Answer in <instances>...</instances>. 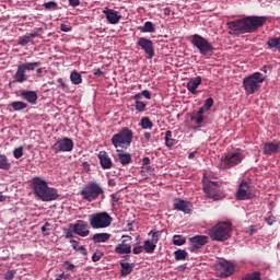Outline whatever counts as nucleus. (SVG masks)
<instances>
[{"instance_id": "8", "label": "nucleus", "mask_w": 280, "mask_h": 280, "mask_svg": "<svg viewBox=\"0 0 280 280\" xmlns=\"http://www.w3.org/2000/svg\"><path fill=\"white\" fill-rule=\"evenodd\" d=\"M36 67H40V61L35 62H25L18 66V70L13 77L14 82L19 84H23V82H27L26 71H34Z\"/></svg>"}, {"instance_id": "46", "label": "nucleus", "mask_w": 280, "mask_h": 280, "mask_svg": "<svg viewBox=\"0 0 280 280\" xmlns=\"http://www.w3.org/2000/svg\"><path fill=\"white\" fill-rule=\"evenodd\" d=\"M102 257H104V253H102V252H95V253L92 255V261L97 262V261H100V259H102Z\"/></svg>"}, {"instance_id": "21", "label": "nucleus", "mask_w": 280, "mask_h": 280, "mask_svg": "<svg viewBox=\"0 0 280 280\" xmlns=\"http://www.w3.org/2000/svg\"><path fill=\"white\" fill-rule=\"evenodd\" d=\"M103 14H105L108 23L110 25H117L119 21H121V15L119 14V11H115L113 9H107L103 11Z\"/></svg>"}, {"instance_id": "22", "label": "nucleus", "mask_w": 280, "mask_h": 280, "mask_svg": "<svg viewBox=\"0 0 280 280\" xmlns=\"http://www.w3.org/2000/svg\"><path fill=\"white\" fill-rule=\"evenodd\" d=\"M279 149L280 144L275 142H266L261 147L262 153L267 156H271V154H277V152H279Z\"/></svg>"}, {"instance_id": "52", "label": "nucleus", "mask_w": 280, "mask_h": 280, "mask_svg": "<svg viewBox=\"0 0 280 280\" xmlns=\"http://www.w3.org/2000/svg\"><path fill=\"white\" fill-rule=\"evenodd\" d=\"M68 1L71 8H78V5H80V0H68Z\"/></svg>"}, {"instance_id": "62", "label": "nucleus", "mask_w": 280, "mask_h": 280, "mask_svg": "<svg viewBox=\"0 0 280 280\" xmlns=\"http://www.w3.org/2000/svg\"><path fill=\"white\" fill-rule=\"evenodd\" d=\"M142 163L143 165H150V158H143Z\"/></svg>"}, {"instance_id": "24", "label": "nucleus", "mask_w": 280, "mask_h": 280, "mask_svg": "<svg viewBox=\"0 0 280 280\" xmlns=\"http://www.w3.org/2000/svg\"><path fill=\"white\" fill-rule=\"evenodd\" d=\"M174 209H176V211H183V213H191V208H189V202L183 199H175Z\"/></svg>"}, {"instance_id": "28", "label": "nucleus", "mask_w": 280, "mask_h": 280, "mask_svg": "<svg viewBox=\"0 0 280 280\" xmlns=\"http://www.w3.org/2000/svg\"><path fill=\"white\" fill-rule=\"evenodd\" d=\"M38 36V33H28L24 36L19 37L18 45H21L22 47H25L28 43H32L33 38H36Z\"/></svg>"}, {"instance_id": "5", "label": "nucleus", "mask_w": 280, "mask_h": 280, "mask_svg": "<svg viewBox=\"0 0 280 280\" xmlns=\"http://www.w3.org/2000/svg\"><path fill=\"white\" fill-rule=\"evenodd\" d=\"M80 196L83 200L93 202L94 200H97L100 196H104V187L97 182H90L82 188Z\"/></svg>"}, {"instance_id": "32", "label": "nucleus", "mask_w": 280, "mask_h": 280, "mask_svg": "<svg viewBox=\"0 0 280 280\" xmlns=\"http://www.w3.org/2000/svg\"><path fill=\"white\" fill-rule=\"evenodd\" d=\"M142 248H143V250H145V253H148V255H152V253H154V250H156V243L149 241V240L144 241Z\"/></svg>"}, {"instance_id": "63", "label": "nucleus", "mask_w": 280, "mask_h": 280, "mask_svg": "<svg viewBox=\"0 0 280 280\" xmlns=\"http://www.w3.org/2000/svg\"><path fill=\"white\" fill-rule=\"evenodd\" d=\"M198 154V151H194L188 155V159H196V155Z\"/></svg>"}, {"instance_id": "31", "label": "nucleus", "mask_w": 280, "mask_h": 280, "mask_svg": "<svg viewBox=\"0 0 280 280\" xmlns=\"http://www.w3.org/2000/svg\"><path fill=\"white\" fill-rule=\"evenodd\" d=\"M138 30L142 32V34H154V32H156L154 23L150 21L145 22L143 26H139Z\"/></svg>"}, {"instance_id": "53", "label": "nucleus", "mask_w": 280, "mask_h": 280, "mask_svg": "<svg viewBox=\"0 0 280 280\" xmlns=\"http://www.w3.org/2000/svg\"><path fill=\"white\" fill-rule=\"evenodd\" d=\"M141 95L143 97H145V100H151L152 98V95L150 94V91H148V90L142 91Z\"/></svg>"}, {"instance_id": "3", "label": "nucleus", "mask_w": 280, "mask_h": 280, "mask_svg": "<svg viewBox=\"0 0 280 280\" xmlns=\"http://www.w3.org/2000/svg\"><path fill=\"white\" fill-rule=\"evenodd\" d=\"M135 139V133L128 127H124L118 133L112 137V145L116 149V152L120 150H128Z\"/></svg>"}, {"instance_id": "51", "label": "nucleus", "mask_w": 280, "mask_h": 280, "mask_svg": "<svg viewBox=\"0 0 280 280\" xmlns=\"http://www.w3.org/2000/svg\"><path fill=\"white\" fill-rule=\"evenodd\" d=\"M70 243L72 244V248L74 250H78L80 248V242H78L75 240H71Z\"/></svg>"}, {"instance_id": "48", "label": "nucleus", "mask_w": 280, "mask_h": 280, "mask_svg": "<svg viewBox=\"0 0 280 280\" xmlns=\"http://www.w3.org/2000/svg\"><path fill=\"white\" fill-rule=\"evenodd\" d=\"M65 266H67V270H70V272H75V265H73L71 261L66 260Z\"/></svg>"}, {"instance_id": "35", "label": "nucleus", "mask_w": 280, "mask_h": 280, "mask_svg": "<svg viewBox=\"0 0 280 280\" xmlns=\"http://www.w3.org/2000/svg\"><path fill=\"white\" fill-rule=\"evenodd\" d=\"M70 80L72 84H82V74L78 71H72L70 74Z\"/></svg>"}, {"instance_id": "41", "label": "nucleus", "mask_w": 280, "mask_h": 280, "mask_svg": "<svg viewBox=\"0 0 280 280\" xmlns=\"http://www.w3.org/2000/svg\"><path fill=\"white\" fill-rule=\"evenodd\" d=\"M163 232L162 231H154V230H151L149 232V235H152V241L155 245L159 244V240H161V234Z\"/></svg>"}, {"instance_id": "37", "label": "nucleus", "mask_w": 280, "mask_h": 280, "mask_svg": "<svg viewBox=\"0 0 280 280\" xmlns=\"http://www.w3.org/2000/svg\"><path fill=\"white\" fill-rule=\"evenodd\" d=\"M186 242H187V238L183 235L176 234V235L173 236L174 246H183V245L186 244Z\"/></svg>"}, {"instance_id": "26", "label": "nucleus", "mask_w": 280, "mask_h": 280, "mask_svg": "<svg viewBox=\"0 0 280 280\" xmlns=\"http://www.w3.org/2000/svg\"><path fill=\"white\" fill-rule=\"evenodd\" d=\"M118 152V161L120 165H130L132 163V155L130 153L124 152V149H120Z\"/></svg>"}, {"instance_id": "30", "label": "nucleus", "mask_w": 280, "mask_h": 280, "mask_svg": "<svg viewBox=\"0 0 280 280\" xmlns=\"http://www.w3.org/2000/svg\"><path fill=\"white\" fill-rule=\"evenodd\" d=\"M94 244H102L110 240L109 233H96L92 236Z\"/></svg>"}, {"instance_id": "29", "label": "nucleus", "mask_w": 280, "mask_h": 280, "mask_svg": "<svg viewBox=\"0 0 280 280\" xmlns=\"http://www.w3.org/2000/svg\"><path fill=\"white\" fill-rule=\"evenodd\" d=\"M120 267H121V271H120L121 277H128V275H130L132 270H135V264L130 265V262H126L124 260H120Z\"/></svg>"}, {"instance_id": "18", "label": "nucleus", "mask_w": 280, "mask_h": 280, "mask_svg": "<svg viewBox=\"0 0 280 280\" xmlns=\"http://www.w3.org/2000/svg\"><path fill=\"white\" fill-rule=\"evenodd\" d=\"M58 198H60V195L58 194V189L51 188V187L48 186L44 190L39 200H42L43 202H51L54 200H58Z\"/></svg>"}, {"instance_id": "11", "label": "nucleus", "mask_w": 280, "mask_h": 280, "mask_svg": "<svg viewBox=\"0 0 280 280\" xmlns=\"http://www.w3.org/2000/svg\"><path fill=\"white\" fill-rule=\"evenodd\" d=\"M188 242H189L188 249L190 250V253H196V250H200L202 246H205L206 244H209V236L196 235L188 238Z\"/></svg>"}, {"instance_id": "36", "label": "nucleus", "mask_w": 280, "mask_h": 280, "mask_svg": "<svg viewBox=\"0 0 280 280\" xmlns=\"http://www.w3.org/2000/svg\"><path fill=\"white\" fill-rule=\"evenodd\" d=\"M267 45L269 49H280V37L270 38Z\"/></svg>"}, {"instance_id": "59", "label": "nucleus", "mask_w": 280, "mask_h": 280, "mask_svg": "<svg viewBox=\"0 0 280 280\" xmlns=\"http://www.w3.org/2000/svg\"><path fill=\"white\" fill-rule=\"evenodd\" d=\"M36 73H37V78H43V68H38L36 70Z\"/></svg>"}, {"instance_id": "12", "label": "nucleus", "mask_w": 280, "mask_h": 280, "mask_svg": "<svg viewBox=\"0 0 280 280\" xmlns=\"http://www.w3.org/2000/svg\"><path fill=\"white\" fill-rule=\"evenodd\" d=\"M72 150H73V140H71V138L59 139L52 145V152H55V154H58L59 152H71Z\"/></svg>"}, {"instance_id": "9", "label": "nucleus", "mask_w": 280, "mask_h": 280, "mask_svg": "<svg viewBox=\"0 0 280 280\" xmlns=\"http://www.w3.org/2000/svg\"><path fill=\"white\" fill-rule=\"evenodd\" d=\"M242 161H244V155L242 154V152H231L221 159L219 163V168L231 170V167H235V165H240Z\"/></svg>"}, {"instance_id": "58", "label": "nucleus", "mask_w": 280, "mask_h": 280, "mask_svg": "<svg viewBox=\"0 0 280 280\" xmlns=\"http://www.w3.org/2000/svg\"><path fill=\"white\" fill-rule=\"evenodd\" d=\"M94 75H97V78H100V77L104 75V71H102V69H95Z\"/></svg>"}, {"instance_id": "19", "label": "nucleus", "mask_w": 280, "mask_h": 280, "mask_svg": "<svg viewBox=\"0 0 280 280\" xmlns=\"http://www.w3.org/2000/svg\"><path fill=\"white\" fill-rule=\"evenodd\" d=\"M221 266V277L224 279L231 277L235 272V265L229 260H223L220 262Z\"/></svg>"}, {"instance_id": "1", "label": "nucleus", "mask_w": 280, "mask_h": 280, "mask_svg": "<svg viewBox=\"0 0 280 280\" xmlns=\"http://www.w3.org/2000/svg\"><path fill=\"white\" fill-rule=\"evenodd\" d=\"M268 19L266 16H247L244 19L231 21L226 23L229 30V34H253V32H257L259 27H264L266 21Z\"/></svg>"}, {"instance_id": "15", "label": "nucleus", "mask_w": 280, "mask_h": 280, "mask_svg": "<svg viewBox=\"0 0 280 280\" xmlns=\"http://www.w3.org/2000/svg\"><path fill=\"white\" fill-rule=\"evenodd\" d=\"M49 186L47 185V182L40 177H34L33 178V191L37 198H42L43 194Z\"/></svg>"}, {"instance_id": "43", "label": "nucleus", "mask_w": 280, "mask_h": 280, "mask_svg": "<svg viewBox=\"0 0 280 280\" xmlns=\"http://www.w3.org/2000/svg\"><path fill=\"white\" fill-rule=\"evenodd\" d=\"M45 10H58V2L49 1L44 3Z\"/></svg>"}, {"instance_id": "4", "label": "nucleus", "mask_w": 280, "mask_h": 280, "mask_svg": "<svg viewBox=\"0 0 280 280\" xmlns=\"http://www.w3.org/2000/svg\"><path fill=\"white\" fill-rule=\"evenodd\" d=\"M266 82V75L261 72H254L252 75L246 77L243 80V86L246 95H255L261 85Z\"/></svg>"}, {"instance_id": "50", "label": "nucleus", "mask_w": 280, "mask_h": 280, "mask_svg": "<svg viewBox=\"0 0 280 280\" xmlns=\"http://www.w3.org/2000/svg\"><path fill=\"white\" fill-rule=\"evenodd\" d=\"M267 224H269V226H272V224H275V222H277L275 215H270L266 219Z\"/></svg>"}, {"instance_id": "2", "label": "nucleus", "mask_w": 280, "mask_h": 280, "mask_svg": "<svg viewBox=\"0 0 280 280\" xmlns=\"http://www.w3.org/2000/svg\"><path fill=\"white\" fill-rule=\"evenodd\" d=\"M233 233V224L229 221H222L209 230V236L212 242H226Z\"/></svg>"}, {"instance_id": "61", "label": "nucleus", "mask_w": 280, "mask_h": 280, "mask_svg": "<svg viewBox=\"0 0 280 280\" xmlns=\"http://www.w3.org/2000/svg\"><path fill=\"white\" fill-rule=\"evenodd\" d=\"M144 139H147V141H150L152 139V133L144 132Z\"/></svg>"}, {"instance_id": "25", "label": "nucleus", "mask_w": 280, "mask_h": 280, "mask_svg": "<svg viewBox=\"0 0 280 280\" xmlns=\"http://www.w3.org/2000/svg\"><path fill=\"white\" fill-rule=\"evenodd\" d=\"M115 253L117 255H130L132 253V245L121 242L115 247Z\"/></svg>"}, {"instance_id": "6", "label": "nucleus", "mask_w": 280, "mask_h": 280, "mask_svg": "<svg viewBox=\"0 0 280 280\" xmlns=\"http://www.w3.org/2000/svg\"><path fill=\"white\" fill-rule=\"evenodd\" d=\"M190 43L196 47V49H198L199 54H201L203 58H211L213 56V51H215L213 45H211V43L201 35H192Z\"/></svg>"}, {"instance_id": "27", "label": "nucleus", "mask_w": 280, "mask_h": 280, "mask_svg": "<svg viewBox=\"0 0 280 280\" xmlns=\"http://www.w3.org/2000/svg\"><path fill=\"white\" fill-rule=\"evenodd\" d=\"M21 97H23V100H26L28 104H36V102L38 101V94H36V92L34 91H23L21 93Z\"/></svg>"}, {"instance_id": "16", "label": "nucleus", "mask_w": 280, "mask_h": 280, "mask_svg": "<svg viewBox=\"0 0 280 280\" xmlns=\"http://www.w3.org/2000/svg\"><path fill=\"white\" fill-rule=\"evenodd\" d=\"M73 233L80 237H89L91 231L89 230V223L82 220H78L73 225Z\"/></svg>"}, {"instance_id": "55", "label": "nucleus", "mask_w": 280, "mask_h": 280, "mask_svg": "<svg viewBox=\"0 0 280 280\" xmlns=\"http://www.w3.org/2000/svg\"><path fill=\"white\" fill-rule=\"evenodd\" d=\"M14 279V271H9L5 273V280H12Z\"/></svg>"}, {"instance_id": "56", "label": "nucleus", "mask_w": 280, "mask_h": 280, "mask_svg": "<svg viewBox=\"0 0 280 280\" xmlns=\"http://www.w3.org/2000/svg\"><path fill=\"white\" fill-rule=\"evenodd\" d=\"M60 30H61V32H69L71 30V27H69V25H67V24H61Z\"/></svg>"}, {"instance_id": "42", "label": "nucleus", "mask_w": 280, "mask_h": 280, "mask_svg": "<svg viewBox=\"0 0 280 280\" xmlns=\"http://www.w3.org/2000/svg\"><path fill=\"white\" fill-rule=\"evenodd\" d=\"M165 145L172 148L174 145V139H172V132L167 130L165 132Z\"/></svg>"}, {"instance_id": "64", "label": "nucleus", "mask_w": 280, "mask_h": 280, "mask_svg": "<svg viewBox=\"0 0 280 280\" xmlns=\"http://www.w3.org/2000/svg\"><path fill=\"white\" fill-rule=\"evenodd\" d=\"M108 185L109 187H115V185H117V182H115V179H109Z\"/></svg>"}, {"instance_id": "34", "label": "nucleus", "mask_w": 280, "mask_h": 280, "mask_svg": "<svg viewBox=\"0 0 280 280\" xmlns=\"http://www.w3.org/2000/svg\"><path fill=\"white\" fill-rule=\"evenodd\" d=\"M174 257L176 261H185L189 257V254L185 249H177L174 252Z\"/></svg>"}, {"instance_id": "39", "label": "nucleus", "mask_w": 280, "mask_h": 280, "mask_svg": "<svg viewBox=\"0 0 280 280\" xmlns=\"http://www.w3.org/2000/svg\"><path fill=\"white\" fill-rule=\"evenodd\" d=\"M11 107L13 108V110L19 112V110H25V108H27V105L24 102L15 101L11 103Z\"/></svg>"}, {"instance_id": "45", "label": "nucleus", "mask_w": 280, "mask_h": 280, "mask_svg": "<svg viewBox=\"0 0 280 280\" xmlns=\"http://www.w3.org/2000/svg\"><path fill=\"white\" fill-rule=\"evenodd\" d=\"M14 159H21L23 156V147H19L13 151Z\"/></svg>"}, {"instance_id": "47", "label": "nucleus", "mask_w": 280, "mask_h": 280, "mask_svg": "<svg viewBox=\"0 0 280 280\" xmlns=\"http://www.w3.org/2000/svg\"><path fill=\"white\" fill-rule=\"evenodd\" d=\"M49 226H51V223L46 222L43 226H42V233L43 235H49Z\"/></svg>"}, {"instance_id": "40", "label": "nucleus", "mask_w": 280, "mask_h": 280, "mask_svg": "<svg viewBox=\"0 0 280 280\" xmlns=\"http://www.w3.org/2000/svg\"><path fill=\"white\" fill-rule=\"evenodd\" d=\"M243 280H261V272L254 271L252 273H247L243 277Z\"/></svg>"}, {"instance_id": "49", "label": "nucleus", "mask_w": 280, "mask_h": 280, "mask_svg": "<svg viewBox=\"0 0 280 280\" xmlns=\"http://www.w3.org/2000/svg\"><path fill=\"white\" fill-rule=\"evenodd\" d=\"M133 255H141L143 253V246H137L132 249Z\"/></svg>"}, {"instance_id": "10", "label": "nucleus", "mask_w": 280, "mask_h": 280, "mask_svg": "<svg viewBox=\"0 0 280 280\" xmlns=\"http://www.w3.org/2000/svg\"><path fill=\"white\" fill-rule=\"evenodd\" d=\"M203 191L207 198H210V200L215 201L224 199V194H222V190H220V184L218 182H203Z\"/></svg>"}, {"instance_id": "14", "label": "nucleus", "mask_w": 280, "mask_h": 280, "mask_svg": "<svg viewBox=\"0 0 280 280\" xmlns=\"http://www.w3.org/2000/svg\"><path fill=\"white\" fill-rule=\"evenodd\" d=\"M213 106V100L211 97L207 98L203 106L199 108L197 114L195 116H191V121H195L198 126L205 121V112L210 110V108Z\"/></svg>"}, {"instance_id": "44", "label": "nucleus", "mask_w": 280, "mask_h": 280, "mask_svg": "<svg viewBox=\"0 0 280 280\" xmlns=\"http://www.w3.org/2000/svg\"><path fill=\"white\" fill-rule=\"evenodd\" d=\"M145 106V103L141 101H136V110H138V113H144Z\"/></svg>"}, {"instance_id": "54", "label": "nucleus", "mask_w": 280, "mask_h": 280, "mask_svg": "<svg viewBox=\"0 0 280 280\" xmlns=\"http://www.w3.org/2000/svg\"><path fill=\"white\" fill-rule=\"evenodd\" d=\"M77 252L81 253V255H84V256L88 255L86 248L84 246H79Z\"/></svg>"}, {"instance_id": "23", "label": "nucleus", "mask_w": 280, "mask_h": 280, "mask_svg": "<svg viewBox=\"0 0 280 280\" xmlns=\"http://www.w3.org/2000/svg\"><path fill=\"white\" fill-rule=\"evenodd\" d=\"M202 84V78L201 77H196L192 78L186 85V89L191 93L192 95H196L198 93V86Z\"/></svg>"}, {"instance_id": "60", "label": "nucleus", "mask_w": 280, "mask_h": 280, "mask_svg": "<svg viewBox=\"0 0 280 280\" xmlns=\"http://www.w3.org/2000/svg\"><path fill=\"white\" fill-rule=\"evenodd\" d=\"M58 83L60 84L61 89L67 88V84H65V81L62 79H58Z\"/></svg>"}, {"instance_id": "20", "label": "nucleus", "mask_w": 280, "mask_h": 280, "mask_svg": "<svg viewBox=\"0 0 280 280\" xmlns=\"http://www.w3.org/2000/svg\"><path fill=\"white\" fill-rule=\"evenodd\" d=\"M97 158L102 170H110V167H113V160L108 156L106 151H101L97 154Z\"/></svg>"}, {"instance_id": "13", "label": "nucleus", "mask_w": 280, "mask_h": 280, "mask_svg": "<svg viewBox=\"0 0 280 280\" xmlns=\"http://www.w3.org/2000/svg\"><path fill=\"white\" fill-rule=\"evenodd\" d=\"M137 46L140 47V49H143L149 59L154 58V42H152V39L140 37L137 40Z\"/></svg>"}, {"instance_id": "17", "label": "nucleus", "mask_w": 280, "mask_h": 280, "mask_svg": "<svg viewBox=\"0 0 280 280\" xmlns=\"http://www.w3.org/2000/svg\"><path fill=\"white\" fill-rule=\"evenodd\" d=\"M236 198L238 200H248L250 199V184L248 182H241L238 190L236 192Z\"/></svg>"}, {"instance_id": "57", "label": "nucleus", "mask_w": 280, "mask_h": 280, "mask_svg": "<svg viewBox=\"0 0 280 280\" xmlns=\"http://www.w3.org/2000/svg\"><path fill=\"white\" fill-rule=\"evenodd\" d=\"M122 242L127 244V242H132V236L129 235H122Z\"/></svg>"}, {"instance_id": "33", "label": "nucleus", "mask_w": 280, "mask_h": 280, "mask_svg": "<svg viewBox=\"0 0 280 280\" xmlns=\"http://www.w3.org/2000/svg\"><path fill=\"white\" fill-rule=\"evenodd\" d=\"M140 126L142 130H152V128H154V122L150 120V117H142L140 120Z\"/></svg>"}, {"instance_id": "38", "label": "nucleus", "mask_w": 280, "mask_h": 280, "mask_svg": "<svg viewBox=\"0 0 280 280\" xmlns=\"http://www.w3.org/2000/svg\"><path fill=\"white\" fill-rule=\"evenodd\" d=\"M11 166L8 156L0 154V170H10Z\"/></svg>"}, {"instance_id": "7", "label": "nucleus", "mask_w": 280, "mask_h": 280, "mask_svg": "<svg viewBox=\"0 0 280 280\" xmlns=\"http://www.w3.org/2000/svg\"><path fill=\"white\" fill-rule=\"evenodd\" d=\"M89 222L93 229H108L113 224V217L108 212H96L90 215Z\"/></svg>"}]
</instances>
